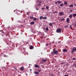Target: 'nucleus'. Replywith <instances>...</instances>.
<instances>
[{
	"mask_svg": "<svg viewBox=\"0 0 76 76\" xmlns=\"http://www.w3.org/2000/svg\"><path fill=\"white\" fill-rule=\"evenodd\" d=\"M69 17L71 19V18H72V15H70Z\"/></svg>",
	"mask_w": 76,
	"mask_h": 76,
	"instance_id": "obj_22",
	"label": "nucleus"
},
{
	"mask_svg": "<svg viewBox=\"0 0 76 76\" xmlns=\"http://www.w3.org/2000/svg\"><path fill=\"white\" fill-rule=\"evenodd\" d=\"M30 19H34V17L33 16L30 17Z\"/></svg>",
	"mask_w": 76,
	"mask_h": 76,
	"instance_id": "obj_19",
	"label": "nucleus"
},
{
	"mask_svg": "<svg viewBox=\"0 0 76 76\" xmlns=\"http://www.w3.org/2000/svg\"><path fill=\"white\" fill-rule=\"evenodd\" d=\"M69 7H73V5H70L69 6Z\"/></svg>",
	"mask_w": 76,
	"mask_h": 76,
	"instance_id": "obj_16",
	"label": "nucleus"
},
{
	"mask_svg": "<svg viewBox=\"0 0 76 76\" xmlns=\"http://www.w3.org/2000/svg\"><path fill=\"white\" fill-rule=\"evenodd\" d=\"M73 17H76V14H73L72 15Z\"/></svg>",
	"mask_w": 76,
	"mask_h": 76,
	"instance_id": "obj_18",
	"label": "nucleus"
},
{
	"mask_svg": "<svg viewBox=\"0 0 76 76\" xmlns=\"http://www.w3.org/2000/svg\"><path fill=\"white\" fill-rule=\"evenodd\" d=\"M68 26H66L65 27V28H68Z\"/></svg>",
	"mask_w": 76,
	"mask_h": 76,
	"instance_id": "obj_49",
	"label": "nucleus"
},
{
	"mask_svg": "<svg viewBox=\"0 0 76 76\" xmlns=\"http://www.w3.org/2000/svg\"><path fill=\"white\" fill-rule=\"evenodd\" d=\"M64 63H65L64 62H62L61 63V64H64Z\"/></svg>",
	"mask_w": 76,
	"mask_h": 76,
	"instance_id": "obj_40",
	"label": "nucleus"
},
{
	"mask_svg": "<svg viewBox=\"0 0 76 76\" xmlns=\"http://www.w3.org/2000/svg\"><path fill=\"white\" fill-rule=\"evenodd\" d=\"M57 12H58V11H56L54 13H57Z\"/></svg>",
	"mask_w": 76,
	"mask_h": 76,
	"instance_id": "obj_34",
	"label": "nucleus"
},
{
	"mask_svg": "<svg viewBox=\"0 0 76 76\" xmlns=\"http://www.w3.org/2000/svg\"><path fill=\"white\" fill-rule=\"evenodd\" d=\"M36 67L37 68V67Z\"/></svg>",
	"mask_w": 76,
	"mask_h": 76,
	"instance_id": "obj_58",
	"label": "nucleus"
},
{
	"mask_svg": "<svg viewBox=\"0 0 76 76\" xmlns=\"http://www.w3.org/2000/svg\"><path fill=\"white\" fill-rule=\"evenodd\" d=\"M37 20V18H34L33 19V20Z\"/></svg>",
	"mask_w": 76,
	"mask_h": 76,
	"instance_id": "obj_29",
	"label": "nucleus"
},
{
	"mask_svg": "<svg viewBox=\"0 0 76 76\" xmlns=\"http://www.w3.org/2000/svg\"><path fill=\"white\" fill-rule=\"evenodd\" d=\"M35 23L34 22L32 21L30 23V25H34Z\"/></svg>",
	"mask_w": 76,
	"mask_h": 76,
	"instance_id": "obj_13",
	"label": "nucleus"
},
{
	"mask_svg": "<svg viewBox=\"0 0 76 76\" xmlns=\"http://www.w3.org/2000/svg\"><path fill=\"white\" fill-rule=\"evenodd\" d=\"M46 29L47 31H48V27H46Z\"/></svg>",
	"mask_w": 76,
	"mask_h": 76,
	"instance_id": "obj_26",
	"label": "nucleus"
},
{
	"mask_svg": "<svg viewBox=\"0 0 76 76\" xmlns=\"http://www.w3.org/2000/svg\"><path fill=\"white\" fill-rule=\"evenodd\" d=\"M38 72H41V70L39 69L38 70Z\"/></svg>",
	"mask_w": 76,
	"mask_h": 76,
	"instance_id": "obj_35",
	"label": "nucleus"
},
{
	"mask_svg": "<svg viewBox=\"0 0 76 76\" xmlns=\"http://www.w3.org/2000/svg\"><path fill=\"white\" fill-rule=\"evenodd\" d=\"M23 49L24 50H25L26 49H25V48H23Z\"/></svg>",
	"mask_w": 76,
	"mask_h": 76,
	"instance_id": "obj_50",
	"label": "nucleus"
},
{
	"mask_svg": "<svg viewBox=\"0 0 76 76\" xmlns=\"http://www.w3.org/2000/svg\"><path fill=\"white\" fill-rule=\"evenodd\" d=\"M60 6H61V7L63 6V3H62V4H60Z\"/></svg>",
	"mask_w": 76,
	"mask_h": 76,
	"instance_id": "obj_23",
	"label": "nucleus"
},
{
	"mask_svg": "<svg viewBox=\"0 0 76 76\" xmlns=\"http://www.w3.org/2000/svg\"><path fill=\"white\" fill-rule=\"evenodd\" d=\"M39 10V9H38V8H37L36 9V10Z\"/></svg>",
	"mask_w": 76,
	"mask_h": 76,
	"instance_id": "obj_44",
	"label": "nucleus"
},
{
	"mask_svg": "<svg viewBox=\"0 0 76 76\" xmlns=\"http://www.w3.org/2000/svg\"><path fill=\"white\" fill-rule=\"evenodd\" d=\"M47 19V17H43V19Z\"/></svg>",
	"mask_w": 76,
	"mask_h": 76,
	"instance_id": "obj_27",
	"label": "nucleus"
},
{
	"mask_svg": "<svg viewBox=\"0 0 76 76\" xmlns=\"http://www.w3.org/2000/svg\"><path fill=\"white\" fill-rule=\"evenodd\" d=\"M68 4V3L67 2H66V1H64V5H66V4Z\"/></svg>",
	"mask_w": 76,
	"mask_h": 76,
	"instance_id": "obj_15",
	"label": "nucleus"
},
{
	"mask_svg": "<svg viewBox=\"0 0 76 76\" xmlns=\"http://www.w3.org/2000/svg\"><path fill=\"white\" fill-rule=\"evenodd\" d=\"M14 68L15 70H18V69H17L15 67H14Z\"/></svg>",
	"mask_w": 76,
	"mask_h": 76,
	"instance_id": "obj_28",
	"label": "nucleus"
},
{
	"mask_svg": "<svg viewBox=\"0 0 76 76\" xmlns=\"http://www.w3.org/2000/svg\"><path fill=\"white\" fill-rule=\"evenodd\" d=\"M0 32H1V33L0 34V35H2V37H4L3 35L4 34V33L3 32V30H0Z\"/></svg>",
	"mask_w": 76,
	"mask_h": 76,
	"instance_id": "obj_4",
	"label": "nucleus"
},
{
	"mask_svg": "<svg viewBox=\"0 0 76 76\" xmlns=\"http://www.w3.org/2000/svg\"><path fill=\"white\" fill-rule=\"evenodd\" d=\"M30 49H31V50H32L34 48V46H31L29 47Z\"/></svg>",
	"mask_w": 76,
	"mask_h": 76,
	"instance_id": "obj_12",
	"label": "nucleus"
},
{
	"mask_svg": "<svg viewBox=\"0 0 76 76\" xmlns=\"http://www.w3.org/2000/svg\"><path fill=\"white\" fill-rule=\"evenodd\" d=\"M6 36H7V34H6Z\"/></svg>",
	"mask_w": 76,
	"mask_h": 76,
	"instance_id": "obj_57",
	"label": "nucleus"
},
{
	"mask_svg": "<svg viewBox=\"0 0 76 76\" xmlns=\"http://www.w3.org/2000/svg\"><path fill=\"white\" fill-rule=\"evenodd\" d=\"M61 3V1H58L57 2H55V4H57V3H58V4H60Z\"/></svg>",
	"mask_w": 76,
	"mask_h": 76,
	"instance_id": "obj_5",
	"label": "nucleus"
},
{
	"mask_svg": "<svg viewBox=\"0 0 76 76\" xmlns=\"http://www.w3.org/2000/svg\"><path fill=\"white\" fill-rule=\"evenodd\" d=\"M72 60H76V58H72Z\"/></svg>",
	"mask_w": 76,
	"mask_h": 76,
	"instance_id": "obj_33",
	"label": "nucleus"
},
{
	"mask_svg": "<svg viewBox=\"0 0 76 76\" xmlns=\"http://www.w3.org/2000/svg\"><path fill=\"white\" fill-rule=\"evenodd\" d=\"M3 57H8V56L6 54H4L3 56Z\"/></svg>",
	"mask_w": 76,
	"mask_h": 76,
	"instance_id": "obj_14",
	"label": "nucleus"
},
{
	"mask_svg": "<svg viewBox=\"0 0 76 76\" xmlns=\"http://www.w3.org/2000/svg\"><path fill=\"white\" fill-rule=\"evenodd\" d=\"M30 72H31V71H32V69H30Z\"/></svg>",
	"mask_w": 76,
	"mask_h": 76,
	"instance_id": "obj_51",
	"label": "nucleus"
},
{
	"mask_svg": "<svg viewBox=\"0 0 76 76\" xmlns=\"http://www.w3.org/2000/svg\"><path fill=\"white\" fill-rule=\"evenodd\" d=\"M64 76H69V75H65Z\"/></svg>",
	"mask_w": 76,
	"mask_h": 76,
	"instance_id": "obj_41",
	"label": "nucleus"
},
{
	"mask_svg": "<svg viewBox=\"0 0 76 76\" xmlns=\"http://www.w3.org/2000/svg\"><path fill=\"white\" fill-rule=\"evenodd\" d=\"M48 45H49V44H46L45 45H46V46H48Z\"/></svg>",
	"mask_w": 76,
	"mask_h": 76,
	"instance_id": "obj_39",
	"label": "nucleus"
},
{
	"mask_svg": "<svg viewBox=\"0 0 76 76\" xmlns=\"http://www.w3.org/2000/svg\"><path fill=\"white\" fill-rule=\"evenodd\" d=\"M61 28H58L56 30L57 33H61Z\"/></svg>",
	"mask_w": 76,
	"mask_h": 76,
	"instance_id": "obj_3",
	"label": "nucleus"
},
{
	"mask_svg": "<svg viewBox=\"0 0 76 76\" xmlns=\"http://www.w3.org/2000/svg\"><path fill=\"white\" fill-rule=\"evenodd\" d=\"M58 42L59 43L60 42V41H59V42Z\"/></svg>",
	"mask_w": 76,
	"mask_h": 76,
	"instance_id": "obj_54",
	"label": "nucleus"
},
{
	"mask_svg": "<svg viewBox=\"0 0 76 76\" xmlns=\"http://www.w3.org/2000/svg\"><path fill=\"white\" fill-rule=\"evenodd\" d=\"M47 61V59H43L42 60V62H46Z\"/></svg>",
	"mask_w": 76,
	"mask_h": 76,
	"instance_id": "obj_8",
	"label": "nucleus"
},
{
	"mask_svg": "<svg viewBox=\"0 0 76 76\" xmlns=\"http://www.w3.org/2000/svg\"><path fill=\"white\" fill-rule=\"evenodd\" d=\"M42 1H40L39 2V3H42Z\"/></svg>",
	"mask_w": 76,
	"mask_h": 76,
	"instance_id": "obj_43",
	"label": "nucleus"
},
{
	"mask_svg": "<svg viewBox=\"0 0 76 76\" xmlns=\"http://www.w3.org/2000/svg\"><path fill=\"white\" fill-rule=\"evenodd\" d=\"M26 14L27 15H29V14H30V13L29 12H26Z\"/></svg>",
	"mask_w": 76,
	"mask_h": 76,
	"instance_id": "obj_21",
	"label": "nucleus"
},
{
	"mask_svg": "<svg viewBox=\"0 0 76 76\" xmlns=\"http://www.w3.org/2000/svg\"><path fill=\"white\" fill-rule=\"evenodd\" d=\"M66 22L67 23H69L70 22V18H67L66 19Z\"/></svg>",
	"mask_w": 76,
	"mask_h": 76,
	"instance_id": "obj_6",
	"label": "nucleus"
},
{
	"mask_svg": "<svg viewBox=\"0 0 76 76\" xmlns=\"http://www.w3.org/2000/svg\"><path fill=\"white\" fill-rule=\"evenodd\" d=\"M12 19V21H13V18H11Z\"/></svg>",
	"mask_w": 76,
	"mask_h": 76,
	"instance_id": "obj_48",
	"label": "nucleus"
},
{
	"mask_svg": "<svg viewBox=\"0 0 76 76\" xmlns=\"http://www.w3.org/2000/svg\"><path fill=\"white\" fill-rule=\"evenodd\" d=\"M46 9H47L48 10L49 8H48V7H46Z\"/></svg>",
	"mask_w": 76,
	"mask_h": 76,
	"instance_id": "obj_37",
	"label": "nucleus"
},
{
	"mask_svg": "<svg viewBox=\"0 0 76 76\" xmlns=\"http://www.w3.org/2000/svg\"><path fill=\"white\" fill-rule=\"evenodd\" d=\"M76 51V48L75 47L72 48V49L71 50V53L72 54H74V52Z\"/></svg>",
	"mask_w": 76,
	"mask_h": 76,
	"instance_id": "obj_2",
	"label": "nucleus"
},
{
	"mask_svg": "<svg viewBox=\"0 0 76 76\" xmlns=\"http://www.w3.org/2000/svg\"><path fill=\"white\" fill-rule=\"evenodd\" d=\"M41 4H39L38 5V6H41Z\"/></svg>",
	"mask_w": 76,
	"mask_h": 76,
	"instance_id": "obj_36",
	"label": "nucleus"
},
{
	"mask_svg": "<svg viewBox=\"0 0 76 76\" xmlns=\"http://www.w3.org/2000/svg\"><path fill=\"white\" fill-rule=\"evenodd\" d=\"M42 10H44V9H45V8H42Z\"/></svg>",
	"mask_w": 76,
	"mask_h": 76,
	"instance_id": "obj_42",
	"label": "nucleus"
},
{
	"mask_svg": "<svg viewBox=\"0 0 76 76\" xmlns=\"http://www.w3.org/2000/svg\"><path fill=\"white\" fill-rule=\"evenodd\" d=\"M24 69V67H20V70H22V71H23V70Z\"/></svg>",
	"mask_w": 76,
	"mask_h": 76,
	"instance_id": "obj_9",
	"label": "nucleus"
},
{
	"mask_svg": "<svg viewBox=\"0 0 76 76\" xmlns=\"http://www.w3.org/2000/svg\"><path fill=\"white\" fill-rule=\"evenodd\" d=\"M2 68H3V67H2Z\"/></svg>",
	"mask_w": 76,
	"mask_h": 76,
	"instance_id": "obj_59",
	"label": "nucleus"
},
{
	"mask_svg": "<svg viewBox=\"0 0 76 76\" xmlns=\"http://www.w3.org/2000/svg\"><path fill=\"white\" fill-rule=\"evenodd\" d=\"M49 25L50 26H52V23H50L49 24Z\"/></svg>",
	"mask_w": 76,
	"mask_h": 76,
	"instance_id": "obj_20",
	"label": "nucleus"
},
{
	"mask_svg": "<svg viewBox=\"0 0 76 76\" xmlns=\"http://www.w3.org/2000/svg\"><path fill=\"white\" fill-rule=\"evenodd\" d=\"M58 51L57 50H54L53 52H52L51 53L52 54L54 55V54H58Z\"/></svg>",
	"mask_w": 76,
	"mask_h": 76,
	"instance_id": "obj_1",
	"label": "nucleus"
},
{
	"mask_svg": "<svg viewBox=\"0 0 76 76\" xmlns=\"http://www.w3.org/2000/svg\"><path fill=\"white\" fill-rule=\"evenodd\" d=\"M50 76H54V75H51Z\"/></svg>",
	"mask_w": 76,
	"mask_h": 76,
	"instance_id": "obj_47",
	"label": "nucleus"
},
{
	"mask_svg": "<svg viewBox=\"0 0 76 76\" xmlns=\"http://www.w3.org/2000/svg\"><path fill=\"white\" fill-rule=\"evenodd\" d=\"M73 66H74V67H76V64H73Z\"/></svg>",
	"mask_w": 76,
	"mask_h": 76,
	"instance_id": "obj_30",
	"label": "nucleus"
},
{
	"mask_svg": "<svg viewBox=\"0 0 76 76\" xmlns=\"http://www.w3.org/2000/svg\"><path fill=\"white\" fill-rule=\"evenodd\" d=\"M61 20H65V19H64V18H63L61 19Z\"/></svg>",
	"mask_w": 76,
	"mask_h": 76,
	"instance_id": "obj_32",
	"label": "nucleus"
},
{
	"mask_svg": "<svg viewBox=\"0 0 76 76\" xmlns=\"http://www.w3.org/2000/svg\"><path fill=\"white\" fill-rule=\"evenodd\" d=\"M64 14V12H61L59 13V14L60 16H63Z\"/></svg>",
	"mask_w": 76,
	"mask_h": 76,
	"instance_id": "obj_7",
	"label": "nucleus"
},
{
	"mask_svg": "<svg viewBox=\"0 0 76 76\" xmlns=\"http://www.w3.org/2000/svg\"><path fill=\"white\" fill-rule=\"evenodd\" d=\"M63 52H67V49H63Z\"/></svg>",
	"mask_w": 76,
	"mask_h": 76,
	"instance_id": "obj_10",
	"label": "nucleus"
},
{
	"mask_svg": "<svg viewBox=\"0 0 76 76\" xmlns=\"http://www.w3.org/2000/svg\"><path fill=\"white\" fill-rule=\"evenodd\" d=\"M66 66H67V64H66Z\"/></svg>",
	"mask_w": 76,
	"mask_h": 76,
	"instance_id": "obj_56",
	"label": "nucleus"
},
{
	"mask_svg": "<svg viewBox=\"0 0 76 76\" xmlns=\"http://www.w3.org/2000/svg\"><path fill=\"white\" fill-rule=\"evenodd\" d=\"M69 28L70 29H72V25H70L69 26Z\"/></svg>",
	"mask_w": 76,
	"mask_h": 76,
	"instance_id": "obj_25",
	"label": "nucleus"
},
{
	"mask_svg": "<svg viewBox=\"0 0 76 76\" xmlns=\"http://www.w3.org/2000/svg\"><path fill=\"white\" fill-rule=\"evenodd\" d=\"M40 20H42V19H43V16H40L39 17Z\"/></svg>",
	"mask_w": 76,
	"mask_h": 76,
	"instance_id": "obj_11",
	"label": "nucleus"
},
{
	"mask_svg": "<svg viewBox=\"0 0 76 76\" xmlns=\"http://www.w3.org/2000/svg\"><path fill=\"white\" fill-rule=\"evenodd\" d=\"M41 54H42V53H41Z\"/></svg>",
	"mask_w": 76,
	"mask_h": 76,
	"instance_id": "obj_55",
	"label": "nucleus"
},
{
	"mask_svg": "<svg viewBox=\"0 0 76 76\" xmlns=\"http://www.w3.org/2000/svg\"><path fill=\"white\" fill-rule=\"evenodd\" d=\"M35 67H39V66H38V65L36 64L35 65Z\"/></svg>",
	"mask_w": 76,
	"mask_h": 76,
	"instance_id": "obj_31",
	"label": "nucleus"
},
{
	"mask_svg": "<svg viewBox=\"0 0 76 76\" xmlns=\"http://www.w3.org/2000/svg\"><path fill=\"white\" fill-rule=\"evenodd\" d=\"M58 74H59L60 73V72H58Z\"/></svg>",
	"mask_w": 76,
	"mask_h": 76,
	"instance_id": "obj_53",
	"label": "nucleus"
},
{
	"mask_svg": "<svg viewBox=\"0 0 76 76\" xmlns=\"http://www.w3.org/2000/svg\"><path fill=\"white\" fill-rule=\"evenodd\" d=\"M25 44H28V42H25Z\"/></svg>",
	"mask_w": 76,
	"mask_h": 76,
	"instance_id": "obj_38",
	"label": "nucleus"
},
{
	"mask_svg": "<svg viewBox=\"0 0 76 76\" xmlns=\"http://www.w3.org/2000/svg\"><path fill=\"white\" fill-rule=\"evenodd\" d=\"M74 6H76V4H74Z\"/></svg>",
	"mask_w": 76,
	"mask_h": 76,
	"instance_id": "obj_52",
	"label": "nucleus"
},
{
	"mask_svg": "<svg viewBox=\"0 0 76 76\" xmlns=\"http://www.w3.org/2000/svg\"><path fill=\"white\" fill-rule=\"evenodd\" d=\"M7 45H8V44H9V42H7Z\"/></svg>",
	"mask_w": 76,
	"mask_h": 76,
	"instance_id": "obj_46",
	"label": "nucleus"
},
{
	"mask_svg": "<svg viewBox=\"0 0 76 76\" xmlns=\"http://www.w3.org/2000/svg\"><path fill=\"white\" fill-rule=\"evenodd\" d=\"M73 25H74V26H76V23H73Z\"/></svg>",
	"mask_w": 76,
	"mask_h": 76,
	"instance_id": "obj_24",
	"label": "nucleus"
},
{
	"mask_svg": "<svg viewBox=\"0 0 76 76\" xmlns=\"http://www.w3.org/2000/svg\"><path fill=\"white\" fill-rule=\"evenodd\" d=\"M73 12V10H71L70 12Z\"/></svg>",
	"mask_w": 76,
	"mask_h": 76,
	"instance_id": "obj_45",
	"label": "nucleus"
},
{
	"mask_svg": "<svg viewBox=\"0 0 76 76\" xmlns=\"http://www.w3.org/2000/svg\"><path fill=\"white\" fill-rule=\"evenodd\" d=\"M34 74H38V72H37V71H35L34 72Z\"/></svg>",
	"mask_w": 76,
	"mask_h": 76,
	"instance_id": "obj_17",
	"label": "nucleus"
}]
</instances>
